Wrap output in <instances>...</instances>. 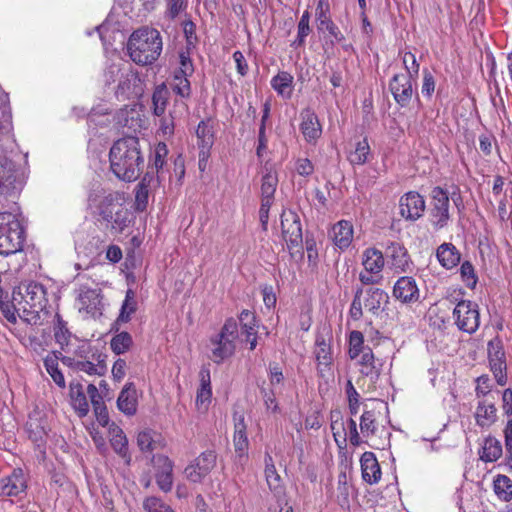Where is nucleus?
Returning <instances> with one entry per match:
<instances>
[{
	"label": "nucleus",
	"instance_id": "1",
	"mask_svg": "<svg viewBox=\"0 0 512 512\" xmlns=\"http://www.w3.org/2000/svg\"><path fill=\"white\" fill-rule=\"evenodd\" d=\"M110 167L115 176L123 181L138 179L144 167V156L137 137L118 139L109 152Z\"/></svg>",
	"mask_w": 512,
	"mask_h": 512
},
{
	"label": "nucleus",
	"instance_id": "2",
	"mask_svg": "<svg viewBox=\"0 0 512 512\" xmlns=\"http://www.w3.org/2000/svg\"><path fill=\"white\" fill-rule=\"evenodd\" d=\"M60 361L74 372H83L89 376H103L107 371V356L87 341L78 340Z\"/></svg>",
	"mask_w": 512,
	"mask_h": 512
},
{
	"label": "nucleus",
	"instance_id": "3",
	"mask_svg": "<svg viewBox=\"0 0 512 512\" xmlns=\"http://www.w3.org/2000/svg\"><path fill=\"white\" fill-rule=\"evenodd\" d=\"M162 46L160 32L154 28L143 27L130 35L127 51L136 64L150 65L159 58Z\"/></svg>",
	"mask_w": 512,
	"mask_h": 512
},
{
	"label": "nucleus",
	"instance_id": "4",
	"mask_svg": "<svg viewBox=\"0 0 512 512\" xmlns=\"http://www.w3.org/2000/svg\"><path fill=\"white\" fill-rule=\"evenodd\" d=\"M14 303L22 310L23 319L29 323H36L39 319V312L47 304L46 290L38 282H30L20 286L18 291L13 292Z\"/></svg>",
	"mask_w": 512,
	"mask_h": 512
},
{
	"label": "nucleus",
	"instance_id": "5",
	"mask_svg": "<svg viewBox=\"0 0 512 512\" xmlns=\"http://www.w3.org/2000/svg\"><path fill=\"white\" fill-rule=\"evenodd\" d=\"M25 230L18 216L11 212H0V255L9 256L23 250Z\"/></svg>",
	"mask_w": 512,
	"mask_h": 512
},
{
	"label": "nucleus",
	"instance_id": "6",
	"mask_svg": "<svg viewBox=\"0 0 512 512\" xmlns=\"http://www.w3.org/2000/svg\"><path fill=\"white\" fill-rule=\"evenodd\" d=\"M238 335L236 319H226L220 332L210 338V359L216 364H221L232 357L236 350Z\"/></svg>",
	"mask_w": 512,
	"mask_h": 512
},
{
	"label": "nucleus",
	"instance_id": "7",
	"mask_svg": "<svg viewBox=\"0 0 512 512\" xmlns=\"http://www.w3.org/2000/svg\"><path fill=\"white\" fill-rule=\"evenodd\" d=\"M362 265L364 271L360 272L359 280L363 285H375L382 282L385 259L380 250L376 248L365 249L362 253Z\"/></svg>",
	"mask_w": 512,
	"mask_h": 512
},
{
	"label": "nucleus",
	"instance_id": "8",
	"mask_svg": "<svg viewBox=\"0 0 512 512\" xmlns=\"http://www.w3.org/2000/svg\"><path fill=\"white\" fill-rule=\"evenodd\" d=\"M450 199L448 192L437 186L431 191V203L429 217L432 226L436 230L443 229L450 220Z\"/></svg>",
	"mask_w": 512,
	"mask_h": 512
},
{
	"label": "nucleus",
	"instance_id": "9",
	"mask_svg": "<svg viewBox=\"0 0 512 512\" xmlns=\"http://www.w3.org/2000/svg\"><path fill=\"white\" fill-rule=\"evenodd\" d=\"M455 324L459 330L468 334L477 331L480 325V313L478 304L470 300H461L453 310Z\"/></svg>",
	"mask_w": 512,
	"mask_h": 512
},
{
	"label": "nucleus",
	"instance_id": "10",
	"mask_svg": "<svg viewBox=\"0 0 512 512\" xmlns=\"http://www.w3.org/2000/svg\"><path fill=\"white\" fill-rule=\"evenodd\" d=\"M22 186V180L13 161L6 157L0 158V197L5 199L16 198Z\"/></svg>",
	"mask_w": 512,
	"mask_h": 512
},
{
	"label": "nucleus",
	"instance_id": "11",
	"mask_svg": "<svg viewBox=\"0 0 512 512\" xmlns=\"http://www.w3.org/2000/svg\"><path fill=\"white\" fill-rule=\"evenodd\" d=\"M282 237L291 255L295 248L302 247L303 234L299 215L292 210H284L281 214Z\"/></svg>",
	"mask_w": 512,
	"mask_h": 512
},
{
	"label": "nucleus",
	"instance_id": "12",
	"mask_svg": "<svg viewBox=\"0 0 512 512\" xmlns=\"http://www.w3.org/2000/svg\"><path fill=\"white\" fill-rule=\"evenodd\" d=\"M48 429L49 424L46 412L38 407L33 409L28 416L26 432L29 439L38 448L45 445Z\"/></svg>",
	"mask_w": 512,
	"mask_h": 512
},
{
	"label": "nucleus",
	"instance_id": "13",
	"mask_svg": "<svg viewBox=\"0 0 512 512\" xmlns=\"http://www.w3.org/2000/svg\"><path fill=\"white\" fill-rule=\"evenodd\" d=\"M416 79L410 78L404 74H395L389 82V90L393 95L395 102L401 107H406L413 95V82Z\"/></svg>",
	"mask_w": 512,
	"mask_h": 512
},
{
	"label": "nucleus",
	"instance_id": "14",
	"mask_svg": "<svg viewBox=\"0 0 512 512\" xmlns=\"http://www.w3.org/2000/svg\"><path fill=\"white\" fill-rule=\"evenodd\" d=\"M488 357L491 370L497 383L501 386L506 384V360L505 352L499 339L492 340L488 343Z\"/></svg>",
	"mask_w": 512,
	"mask_h": 512
},
{
	"label": "nucleus",
	"instance_id": "15",
	"mask_svg": "<svg viewBox=\"0 0 512 512\" xmlns=\"http://www.w3.org/2000/svg\"><path fill=\"white\" fill-rule=\"evenodd\" d=\"M400 215L409 221H416L425 211V200L415 191L404 194L399 200Z\"/></svg>",
	"mask_w": 512,
	"mask_h": 512
},
{
	"label": "nucleus",
	"instance_id": "16",
	"mask_svg": "<svg viewBox=\"0 0 512 512\" xmlns=\"http://www.w3.org/2000/svg\"><path fill=\"white\" fill-rule=\"evenodd\" d=\"M316 21L318 30H327L332 36L331 44L342 42L345 37L330 17V4L328 0H319L316 7Z\"/></svg>",
	"mask_w": 512,
	"mask_h": 512
},
{
	"label": "nucleus",
	"instance_id": "17",
	"mask_svg": "<svg viewBox=\"0 0 512 512\" xmlns=\"http://www.w3.org/2000/svg\"><path fill=\"white\" fill-rule=\"evenodd\" d=\"M141 81L138 75L132 70L128 64L123 71L122 77L116 86L115 94L118 99L126 100L132 97H137L141 93Z\"/></svg>",
	"mask_w": 512,
	"mask_h": 512
},
{
	"label": "nucleus",
	"instance_id": "18",
	"mask_svg": "<svg viewBox=\"0 0 512 512\" xmlns=\"http://www.w3.org/2000/svg\"><path fill=\"white\" fill-rule=\"evenodd\" d=\"M115 200L116 197L112 193L107 195L93 193L88 198V206L106 222L112 219V213L120 206L115 203Z\"/></svg>",
	"mask_w": 512,
	"mask_h": 512
},
{
	"label": "nucleus",
	"instance_id": "19",
	"mask_svg": "<svg viewBox=\"0 0 512 512\" xmlns=\"http://www.w3.org/2000/svg\"><path fill=\"white\" fill-rule=\"evenodd\" d=\"M393 296L405 304L417 302L420 293L416 280L410 276L400 277L394 284Z\"/></svg>",
	"mask_w": 512,
	"mask_h": 512
},
{
	"label": "nucleus",
	"instance_id": "20",
	"mask_svg": "<svg viewBox=\"0 0 512 512\" xmlns=\"http://www.w3.org/2000/svg\"><path fill=\"white\" fill-rule=\"evenodd\" d=\"M79 309L85 310L91 316L100 314L102 306L101 290L82 285L78 294Z\"/></svg>",
	"mask_w": 512,
	"mask_h": 512
},
{
	"label": "nucleus",
	"instance_id": "21",
	"mask_svg": "<svg viewBox=\"0 0 512 512\" xmlns=\"http://www.w3.org/2000/svg\"><path fill=\"white\" fill-rule=\"evenodd\" d=\"M386 256L389 264L396 272H406L410 270L412 261L407 252V249L398 242H391L386 247Z\"/></svg>",
	"mask_w": 512,
	"mask_h": 512
},
{
	"label": "nucleus",
	"instance_id": "22",
	"mask_svg": "<svg viewBox=\"0 0 512 512\" xmlns=\"http://www.w3.org/2000/svg\"><path fill=\"white\" fill-rule=\"evenodd\" d=\"M300 130L306 140L310 144H315L322 134V127L316 113L310 109H306L301 113Z\"/></svg>",
	"mask_w": 512,
	"mask_h": 512
},
{
	"label": "nucleus",
	"instance_id": "23",
	"mask_svg": "<svg viewBox=\"0 0 512 512\" xmlns=\"http://www.w3.org/2000/svg\"><path fill=\"white\" fill-rule=\"evenodd\" d=\"M357 359L361 375L368 378L371 383L375 384L382 371L383 364L381 360L374 357L372 349H366L365 354L361 355Z\"/></svg>",
	"mask_w": 512,
	"mask_h": 512
},
{
	"label": "nucleus",
	"instance_id": "24",
	"mask_svg": "<svg viewBox=\"0 0 512 512\" xmlns=\"http://www.w3.org/2000/svg\"><path fill=\"white\" fill-rule=\"evenodd\" d=\"M330 238L340 250L347 249L353 240V225L350 221L340 220L333 225Z\"/></svg>",
	"mask_w": 512,
	"mask_h": 512
},
{
	"label": "nucleus",
	"instance_id": "25",
	"mask_svg": "<svg viewBox=\"0 0 512 512\" xmlns=\"http://www.w3.org/2000/svg\"><path fill=\"white\" fill-rule=\"evenodd\" d=\"M4 496H18L27 488L26 478L21 468L14 469L12 474L1 479Z\"/></svg>",
	"mask_w": 512,
	"mask_h": 512
},
{
	"label": "nucleus",
	"instance_id": "26",
	"mask_svg": "<svg viewBox=\"0 0 512 512\" xmlns=\"http://www.w3.org/2000/svg\"><path fill=\"white\" fill-rule=\"evenodd\" d=\"M360 462L363 480L369 484L377 483L381 478V468L374 453L365 451Z\"/></svg>",
	"mask_w": 512,
	"mask_h": 512
},
{
	"label": "nucleus",
	"instance_id": "27",
	"mask_svg": "<svg viewBox=\"0 0 512 512\" xmlns=\"http://www.w3.org/2000/svg\"><path fill=\"white\" fill-rule=\"evenodd\" d=\"M137 393L133 383H127L121 390L117 407L127 416H133L137 412Z\"/></svg>",
	"mask_w": 512,
	"mask_h": 512
},
{
	"label": "nucleus",
	"instance_id": "28",
	"mask_svg": "<svg viewBox=\"0 0 512 512\" xmlns=\"http://www.w3.org/2000/svg\"><path fill=\"white\" fill-rule=\"evenodd\" d=\"M54 338L56 343L59 344L61 350L64 352H66L76 343V341L79 340L68 330L66 322L61 318L59 314H56L55 316Z\"/></svg>",
	"mask_w": 512,
	"mask_h": 512
},
{
	"label": "nucleus",
	"instance_id": "29",
	"mask_svg": "<svg viewBox=\"0 0 512 512\" xmlns=\"http://www.w3.org/2000/svg\"><path fill=\"white\" fill-rule=\"evenodd\" d=\"M497 420V409L492 402L481 400L478 402L475 421L476 424L482 428H488Z\"/></svg>",
	"mask_w": 512,
	"mask_h": 512
},
{
	"label": "nucleus",
	"instance_id": "30",
	"mask_svg": "<svg viewBox=\"0 0 512 512\" xmlns=\"http://www.w3.org/2000/svg\"><path fill=\"white\" fill-rule=\"evenodd\" d=\"M436 257L445 269H452L460 263L461 255L452 243L441 244L436 251Z\"/></svg>",
	"mask_w": 512,
	"mask_h": 512
},
{
	"label": "nucleus",
	"instance_id": "31",
	"mask_svg": "<svg viewBox=\"0 0 512 512\" xmlns=\"http://www.w3.org/2000/svg\"><path fill=\"white\" fill-rule=\"evenodd\" d=\"M199 374L201 384L196 396V406L199 410H207L212 397L210 371L202 368Z\"/></svg>",
	"mask_w": 512,
	"mask_h": 512
},
{
	"label": "nucleus",
	"instance_id": "32",
	"mask_svg": "<svg viewBox=\"0 0 512 512\" xmlns=\"http://www.w3.org/2000/svg\"><path fill=\"white\" fill-rule=\"evenodd\" d=\"M340 428L344 430V442L348 439L350 444L353 446H357L360 444V437L357 431L356 422L353 419H349L347 421L346 427L342 423H338V421H333L331 424V429L333 431L335 441L337 442L339 448H342L339 443V437H341L339 431Z\"/></svg>",
	"mask_w": 512,
	"mask_h": 512
},
{
	"label": "nucleus",
	"instance_id": "33",
	"mask_svg": "<svg viewBox=\"0 0 512 512\" xmlns=\"http://www.w3.org/2000/svg\"><path fill=\"white\" fill-rule=\"evenodd\" d=\"M70 398L73 408L80 417L86 416L89 412V403L81 383L72 381L70 383Z\"/></svg>",
	"mask_w": 512,
	"mask_h": 512
},
{
	"label": "nucleus",
	"instance_id": "34",
	"mask_svg": "<svg viewBox=\"0 0 512 512\" xmlns=\"http://www.w3.org/2000/svg\"><path fill=\"white\" fill-rule=\"evenodd\" d=\"M136 440L139 448H163L167 445L161 433L149 428L139 431Z\"/></svg>",
	"mask_w": 512,
	"mask_h": 512
},
{
	"label": "nucleus",
	"instance_id": "35",
	"mask_svg": "<svg viewBox=\"0 0 512 512\" xmlns=\"http://www.w3.org/2000/svg\"><path fill=\"white\" fill-rule=\"evenodd\" d=\"M293 81L294 78L289 72L280 71L272 77L270 84L278 95L285 99H289L292 96Z\"/></svg>",
	"mask_w": 512,
	"mask_h": 512
},
{
	"label": "nucleus",
	"instance_id": "36",
	"mask_svg": "<svg viewBox=\"0 0 512 512\" xmlns=\"http://www.w3.org/2000/svg\"><path fill=\"white\" fill-rule=\"evenodd\" d=\"M61 352H53L44 358V367L50 377L53 379L55 384L60 388H65L66 382L63 373L58 367V361L60 360Z\"/></svg>",
	"mask_w": 512,
	"mask_h": 512
},
{
	"label": "nucleus",
	"instance_id": "37",
	"mask_svg": "<svg viewBox=\"0 0 512 512\" xmlns=\"http://www.w3.org/2000/svg\"><path fill=\"white\" fill-rule=\"evenodd\" d=\"M388 299L387 293L380 288H369L366 290V296L364 299L365 308L372 312L377 313L381 305Z\"/></svg>",
	"mask_w": 512,
	"mask_h": 512
},
{
	"label": "nucleus",
	"instance_id": "38",
	"mask_svg": "<svg viewBox=\"0 0 512 512\" xmlns=\"http://www.w3.org/2000/svg\"><path fill=\"white\" fill-rule=\"evenodd\" d=\"M352 490L353 487L349 483L347 473L341 472L338 475L337 502L343 509H349L350 507V494Z\"/></svg>",
	"mask_w": 512,
	"mask_h": 512
},
{
	"label": "nucleus",
	"instance_id": "39",
	"mask_svg": "<svg viewBox=\"0 0 512 512\" xmlns=\"http://www.w3.org/2000/svg\"><path fill=\"white\" fill-rule=\"evenodd\" d=\"M371 154L370 146L366 138L358 141L355 149L348 155V160L352 165H364Z\"/></svg>",
	"mask_w": 512,
	"mask_h": 512
},
{
	"label": "nucleus",
	"instance_id": "40",
	"mask_svg": "<svg viewBox=\"0 0 512 512\" xmlns=\"http://www.w3.org/2000/svg\"><path fill=\"white\" fill-rule=\"evenodd\" d=\"M494 492L502 501H510L512 499V480L506 476L499 474L493 481Z\"/></svg>",
	"mask_w": 512,
	"mask_h": 512
},
{
	"label": "nucleus",
	"instance_id": "41",
	"mask_svg": "<svg viewBox=\"0 0 512 512\" xmlns=\"http://www.w3.org/2000/svg\"><path fill=\"white\" fill-rule=\"evenodd\" d=\"M196 135L198 138V146L201 148V152L208 151L213 144V132L209 121L202 120L196 129Z\"/></svg>",
	"mask_w": 512,
	"mask_h": 512
},
{
	"label": "nucleus",
	"instance_id": "42",
	"mask_svg": "<svg viewBox=\"0 0 512 512\" xmlns=\"http://www.w3.org/2000/svg\"><path fill=\"white\" fill-rule=\"evenodd\" d=\"M239 322L241 326V333L249 340L251 335L257 334V321L255 314L247 309L241 311L239 315Z\"/></svg>",
	"mask_w": 512,
	"mask_h": 512
},
{
	"label": "nucleus",
	"instance_id": "43",
	"mask_svg": "<svg viewBox=\"0 0 512 512\" xmlns=\"http://www.w3.org/2000/svg\"><path fill=\"white\" fill-rule=\"evenodd\" d=\"M366 349H371L369 346L364 345V336L360 331L354 330L349 335V350L348 354L351 359H357L365 354Z\"/></svg>",
	"mask_w": 512,
	"mask_h": 512
},
{
	"label": "nucleus",
	"instance_id": "44",
	"mask_svg": "<svg viewBox=\"0 0 512 512\" xmlns=\"http://www.w3.org/2000/svg\"><path fill=\"white\" fill-rule=\"evenodd\" d=\"M137 309V302L135 300V293L132 289L126 291L125 299L122 303L120 314L117 318V322L126 323L131 319L132 314Z\"/></svg>",
	"mask_w": 512,
	"mask_h": 512
},
{
	"label": "nucleus",
	"instance_id": "45",
	"mask_svg": "<svg viewBox=\"0 0 512 512\" xmlns=\"http://www.w3.org/2000/svg\"><path fill=\"white\" fill-rule=\"evenodd\" d=\"M234 444L235 448H244L248 446L246 434V425L243 414L234 413Z\"/></svg>",
	"mask_w": 512,
	"mask_h": 512
},
{
	"label": "nucleus",
	"instance_id": "46",
	"mask_svg": "<svg viewBox=\"0 0 512 512\" xmlns=\"http://www.w3.org/2000/svg\"><path fill=\"white\" fill-rule=\"evenodd\" d=\"M278 185V176L276 171L272 169H266V173L262 176L261 179V197H272L274 198V194Z\"/></svg>",
	"mask_w": 512,
	"mask_h": 512
},
{
	"label": "nucleus",
	"instance_id": "47",
	"mask_svg": "<svg viewBox=\"0 0 512 512\" xmlns=\"http://www.w3.org/2000/svg\"><path fill=\"white\" fill-rule=\"evenodd\" d=\"M315 357L319 366L328 367L331 364V348L322 336L316 339Z\"/></svg>",
	"mask_w": 512,
	"mask_h": 512
},
{
	"label": "nucleus",
	"instance_id": "48",
	"mask_svg": "<svg viewBox=\"0 0 512 512\" xmlns=\"http://www.w3.org/2000/svg\"><path fill=\"white\" fill-rule=\"evenodd\" d=\"M133 343L132 337L128 332H120L112 337L110 341L111 350L117 354H123L127 352Z\"/></svg>",
	"mask_w": 512,
	"mask_h": 512
},
{
	"label": "nucleus",
	"instance_id": "49",
	"mask_svg": "<svg viewBox=\"0 0 512 512\" xmlns=\"http://www.w3.org/2000/svg\"><path fill=\"white\" fill-rule=\"evenodd\" d=\"M106 223L107 225H110L111 229L115 232H123L129 224L127 210L119 206L116 211L112 213V219L107 220Z\"/></svg>",
	"mask_w": 512,
	"mask_h": 512
},
{
	"label": "nucleus",
	"instance_id": "50",
	"mask_svg": "<svg viewBox=\"0 0 512 512\" xmlns=\"http://www.w3.org/2000/svg\"><path fill=\"white\" fill-rule=\"evenodd\" d=\"M403 67L406 70V76H410V78L417 79L419 74L420 65L416 59V56L409 52H400Z\"/></svg>",
	"mask_w": 512,
	"mask_h": 512
},
{
	"label": "nucleus",
	"instance_id": "51",
	"mask_svg": "<svg viewBox=\"0 0 512 512\" xmlns=\"http://www.w3.org/2000/svg\"><path fill=\"white\" fill-rule=\"evenodd\" d=\"M151 455L150 461L155 472H173V463L168 456L163 454H152L153 450H148Z\"/></svg>",
	"mask_w": 512,
	"mask_h": 512
},
{
	"label": "nucleus",
	"instance_id": "52",
	"mask_svg": "<svg viewBox=\"0 0 512 512\" xmlns=\"http://www.w3.org/2000/svg\"><path fill=\"white\" fill-rule=\"evenodd\" d=\"M194 462L197 464L199 470L209 473L216 463L215 450H205Z\"/></svg>",
	"mask_w": 512,
	"mask_h": 512
},
{
	"label": "nucleus",
	"instance_id": "53",
	"mask_svg": "<svg viewBox=\"0 0 512 512\" xmlns=\"http://www.w3.org/2000/svg\"><path fill=\"white\" fill-rule=\"evenodd\" d=\"M460 275H461L462 281L465 283V285L468 288H471V289L475 288L477 281H478V277L475 273V269H474L473 265L469 261H464L461 264Z\"/></svg>",
	"mask_w": 512,
	"mask_h": 512
},
{
	"label": "nucleus",
	"instance_id": "54",
	"mask_svg": "<svg viewBox=\"0 0 512 512\" xmlns=\"http://www.w3.org/2000/svg\"><path fill=\"white\" fill-rule=\"evenodd\" d=\"M109 440L112 448H127V437L123 430L115 424L109 427Z\"/></svg>",
	"mask_w": 512,
	"mask_h": 512
},
{
	"label": "nucleus",
	"instance_id": "55",
	"mask_svg": "<svg viewBox=\"0 0 512 512\" xmlns=\"http://www.w3.org/2000/svg\"><path fill=\"white\" fill-rule=\"evenodd\" d=\"M265 462V475L269 488L271 490H277L280 486V476L277 474L275 466L272 463H270L272 462V457L266 454Z\"/></svg>",
	"mask_w": 512,
	"mask_h": 512
},
{
	"label": "nucleus",
	"instance_id": "56",
	"mask_svg": "<svg viewBox=\"0 0 512 512\" xmlns=\"http://www.w3.org/2000/svg\"><path fill=\"white\" fill-rule=\"evenodd\" d=\"M127 65L128 63L110 65L104 73L105 83L107 85L118 84Z\"/></svg>",
	"mask_w": 512,
	"mask_h": 512
},
{
	"label": "nucleus",
	"instance_id": "57",
	"mask_svg": "<svg viewBox=\"0 0 512 512\" xmlns=\"http://www.w3.org/2000/svg\"><path fill=\"white\" fill-rule=\"evenodd\" d=\"M154 114L161 116L164 114L167 104V91L164 88H157L152 96Z\"/></svg>",
	"mask_w": 512,
	"mask_h": 512
},
{
	"label": "nucleus",
	"instance_id": "58",
	"mask_svg": "<svg viewBox=\"0 0 512 512\" xmlns=\"http://www.w3.org/2000/svg\"><path fill=\"white\" fill-rule=\"evenodd\" d=\"M187 77V75L178 73L174 77L173 91L182 98L189 97L191 93L190 82Z\"/></svg>",
	"mask_w": 512,
	"mask_h": 512
},
{
	"label": "nucleus",
	"instance_id": "59",
	"mask_svg": "<svg viewBox=\"0 0 512 512\" xmlns=\"http://www.w3.org/2000/svg\"><path fill=\"white\" fill-rule=\"evenodd\" d=\"M147 512H174V510L157 497H148L143 503Z\"/></svg>",
	"mask_w": 512,
	"mask_h": 512
},
{
	"label": "nucleus",
	"instance_id": "60",
	"mask_svg": "<svg viewBox=\"0 0 512 512\" xmlns=\"http://www.w3.org/2000/svg\"><path fill=\"white\" fill-rule=\"evenodd\" d=\"M0 311L3 314V316L11 323H16L17 317L16 314H18L21 318L23 316L20 315V312L22 310L18 309V305L14 303V299L12 298V303L4 302L3 298L0 299Z\"/></svg>",
	"mask_w": 512,
	"mask_h": 512
},
{
	"label": "nucleus",
	"instance_id": "61",
	"mask_svg": "<svg viewBox=\"0 0 512 512\" xmlns=\"http://www.w3.org/2000/svg\"><path fill=\"white\" fill-rule=\"evenodd\" d=\"M155 479L158 487L163 492H169L173 486L172 472H155Z\"/></svg>",
	"mask_w": 512,
	"mask_h": 512
},
{
	"label": "nucleus",
	"instance_id": "62",
	"mask_svg": "<svg viewBox=\"0 0 512 512\" xmlns=\"http://www.w3.org/2000/svg\"><path fill=\"white\" fill-rule=\"evenodd\" d=\"M168 154V149L165 143H159L154 152L153 167L158 172L165 164V157Z\"/></svg>",
	"mask_w": 512,
	"mask_h": 512
},
{
	"label": "nucleus",
	"instance_id": "63",
	"mask_svg": "<svg viewBox=\"0 0 512 512\" xmlns=\"http://www.w3.org/2000/svg\"><path fill=\"white\" fill-rule=\"evenodd\" d=\"M374 414L371 411H365L360 419V429L362 434L369 435L375 429Z\"/></svg>",
	"mask_w": 512,
	"mask_h": 512
},
{
	"label": "nucleus",
	"instance_id": "64",
	"mask_svg": "<svg viewBox=\"0 0 512 512\" xmlns=\"http://www.w3.org/2000/svg\"><path fill=\"white\" fill-rule=\"evenodd\" d=\"M435 90V80L433 75L427 70H423V83L421 92L426 97H431Z\"/></svg>",
	"mask_w": 512,
	"mask_h": 512
}]
</instances>
